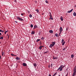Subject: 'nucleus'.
<instances>
[{
	"label": "nucleus",
	"mask_w": 76,
	"mask_h": 76,
	"mask_svg": "<svg viewBox=\"0 0 76 76\" xmlns=\"http://www.w3.org/2000/svg\"><path fill=\"white\" fill-rule=\"evenodd\" d=\"M64 39H62L61 41V43H63V42H64Z\"/></svg>",
	"instance_id": "obj_25"
},
{
	"label": "nucleus",
	"mask_w": 76,
	"mask_h": 76,
	"mask_svg": "<svg viewBox=\"0 0 76 76\" xmlns=\"http://www.w3.org/2000/svg\"><path fill=\"white\" fill-rule=\"evenodd\" d=\"M61 32L62 31H60V33H59V36H60V34H61Z\"/></svg>",
	"instance_id": "obj_29"
},
{
	"label": "nucleus",
	"mask_w": 76,
	"mask_h": 76,
	"mask_svg": "<svg viewBox=\"0 0 76 76\" xmlns=\"http://www.w3.org/2000/svg\"><path fill=\"white\" fill-rule=\"evenodd\" d=\"M60 31H61V32H62V31H63V28H62V27H60Z\"/></svg>",
	"instance_id": "obj_4"
},
{
	"label": "nucleus",
	"mask_w": 76,
	"mask_h": 76,
	"mask_svg": "<svg viewBox=\"0 0 76 76\" xmlns=\"http://www.w3.org/2000/svg\"><path fill=\"white\" fill-rule=\"evenodd\" d=\"M17 19H18V20H21V21L23 20L22 18H20V17H17Z\"/></svg>",
	"instance_id": "obj_1"
},
{
	"label": "nucleus",
	"mask_w": 76,
	"mask_h": 76,
	"mask_svg": "<svg viewBox=\"0 0 76 76\" xmlns=\"http://www.w3.org/2000/svg\"><path fill=\"white\" fill-rule=\"evenodd\" d=\"M21 15H22V16H23V13H21Z\"/></svg>",
	"instance_id": "obj_48"
},
{
	"label": "nucleus",
	"mask_w": 76,
	"mask_h": 76,
	"mask_svg": "<svg viewBox=\"0 0 76 76\" xmlns=\"http://www.w3.org/2000/svg\"><path fill=\"white\" fill-rule=\"evenodd\" d=\"M15 3H16V2H17V1H16V0H15Z\"/></svg>",
	"instance_id": "obj_44"
},
{
	"label": "nucleus",
	"mask_w": 76,
	"mask_h": 76,
	"mask_svg": "<svg viewBox=\"0 0 76 76\" xmlns=\"http://www.w3.org/2000/svg\"><path fill=\"white\" fill-rule=\"evenodd\" d=\"M57 35H58V34H55V36H56V37H57Z\"/></svg>",
	"instance_id": "obj_38"
},
{
	"label": "nucleus",
	"mask_w": 76,
	"mask_h": 76,
	"mask_svg": "<svg viewBox=\"0 0 76 76\" xmlns=\"http://www.w3.org/2000/svg\"><path fill=\"white\" fill-rule=\"evenodd\" d=\"M0 37H1V36H0Z\"/></svg>",
	"instance_id": "obj_61"
},
{
	"label": "nucleus",
	"mask_w": 76,
	"mask_h": 76,
	"mask_svg": "<svg viewBox=\"0 0 76 76\" xmlns=\"http://www.w3.org/2000/svg\"><path fill=\"white\" fill-rule=\"evenodd\" d=\"M60 67L58 69H57V71H58V70H60Z\"/></svg>",
	"instance_id": "obj_35"
},
{
	"label": "nucleus",
	"mask_w": 76,
	"mask_h": 76,
	"mask_svg": "<svg viewBox=\"0 0 76 76\" xmlns=\"http://www.w3.org/2000/svg\"><path fill=\"white\" fill-rule=\"evenodd\" d=\"M76 75V72H73L72 74V76H75Z\"/></svg>",
	"instance_id": "obj_9"
},
{
	"label": "nucleus",
	"mask_w": 76,
	"mask_h": 76,
	"mask_svg": "<svg viewBox=\"0 0 76 76\" xmlns=\"http://www.w3.org/2000/svg\"><path fill=\"white\" fill-rule=\"evenodd\" d=\"M73 15L75 16H76V13L75 12H74L73 13Z\"/></svg>",
	"instance_id": "obj_16"
},
{
	"label": "nucleus",
	"mask_w": 76,
	"mask_h": 76,
	"mask_svg": "<svg viewBox=\"0 0 76 76\" xmlns=\"http://www.w3.org/2000/svg\"><path fill=\"white\" fill-rule=\"evenodd\" d=\"M53 59H57L58 58L57 57H54V56H53Z\"/></svg>",
	"instance_id": "obj_10"
},
{
	"label": "nucleus",
	"mask_w": 76,
	"mask_h": 76,
	"mask_svg": "<svg viewBox=\"0 0 76 76\" xmlns=\"http://www.w3.org/2000/svg\"><path fill=\"white\" fill-rule=\"evenodd\" d=\"M41 39L43 40V39H44V37H42Z\"/></svg>",
	"instance_id": "obj_30"
},
{
	"label": "nucleus",
	"mask_w": 76,
	"mask_h": 76,
	"mask_svg": "<svg viewBox=\"0 0 76 76\" xmlns=\"http://www.w3.org/2000/svg\"><path fill=\"white\" fill-rule=\"evenodd\" d=\"M39 49L40 50L42 49V46H40L39 47Z\"/></svg>",
	"instance_id": "obj_17"
},
{
	"label": "nucleus",
	"mask_w": 76,
	"mask_h": 76,
	"mask_svg": "<svg viewBox=\"0 0 76 76\" xmlns=\"http://www.w3.org/2000/svg\"><path fill=\"white\" fill-rule=\"evenodd\" d=\"M7 36H9V35H8V34H7Z\"/></svg>",
	"instance_id": "obj_59"
},
{
	"label": "nucleus",
	"mask_w": 76,
	"mask_h": 76,
	"mask_svg": "<svg viewBox=\"0 0 76 76\" xmlns=\"http://www.w3.org/2000/svg\"><path fill=\"white\" fill-rule=\"evenodd\" d=\"M38 28L37 26V25H35L34 27V28Z\"/></svg>",
	"instance_id": "obj_13"
},
{
	"label": "nucleus",
	"mask_w": 76,
	"mask_h": 76,
	"mask_svg": "<svg viewBox=\"0 0 76 76\" xmlns=\"http://www.w3.org/2000/svg\"><path fill=\"white\" fill-rule=\"evenodd\" d=\"M42 46V47H44V46Z\"/></svg>",
	"instance_id": "obj_58"
},
{
	"label": "nucleus",
	"mask_w": 76,
	"mask_h": 76,
	"mask_svg": "<svg viewBox=\"0 0 76 76\" xmlns=\"http://www.w3.org/2000/svg\"><path fill=\"white\" fill-rule=\"evenodd\" d=\"M75 7H76V5H75Z\"/></svg>",
	"instance_id": "obj_57"
},
{
	"label": "nucleus",
	"mask_w": 76,
	"mask_h": 76,
	"mask_svg": "<svg viewBox=\"0 0 76 76\" xmlns=\"http://www.w3.org/2000/svg\"><path fill=\"white\" fill-rule=\"evenodd\" d=\"M31 28H33V25L32 24H31Z\"/></svg>",
	"instance_id": "obj_34"
},
{
	"label": "nucleus",
	"mask_w": 76,
	"mask_h": 76,
	"mask_svg": "<svg viewBox=\"0 0 76 76\" xmlns=\"http://www.w3.org/2000/svg\"><path fill=\"white\" fill-rule=\"evenodd\" d=\"M0 35H1V33L0 32Z\"/></svg>",
	"instance_id": "obj_55"
},
{
	"label": "nucleus",
	"mask_w": 76,
	"mask_h": 76,
	"mask_svg": "<svg viewBox=\"0 0 76 76\" xmlns=\"http://www.w3.org/2000/svg\"><path fill=\"white\" fill-rule=\"evenodd\" d=\"M57 74V73L56 72L53 75V76H55Z\"/></svg>",
	"instance_id": "obj_31"
},
{
	"label": "nucleus",
	"mask_w": 76,
	"mask_h": 76,
	"mask_svg": "<svg viewBox=\"0 0 76 76\" xmlns=\"http://www.w3.org/2000/svg\"><path fill=\"white\" fill-rule=\"evenodd\" d=\"M40 41V39H37L36 40V42H38V41Z\"/></svg>",
	"instance_id": "obj_26"
},
{
	"label": "nucleus",
	"mask_w": 76,
	"mask_h": 76,
	"mask_svg": "<svg viewBox=\"0 0 76 76\" xmlns=\"http://www.w3.org/2000/svg\"><path fill=\"white\" fill-rule=\"evenodd\" d=\"M1 56H0V59H1Z\"/></svg>",
	"instance_id": "obj_47"
},
{
	"label": "nucleus",
	"mask_w": 76,
	"mask_h": 76,
	"mask_svg": "<svg viewBox=\"0 0 76 76\" xmlns=\"http://www.w3.org/2000/svg\"><path fill=\"white\" fill-rule=\"evenodd\" d=\"M5 34H6V32H5Z\"/></svg>",
	"instance_id": "obj_60"
},
{
	"label": "nucleus",
	"mask_w": 76,
	"mask_h": 76,
	"mask_svg": "<svg viewBox=\"0 0 76 76\" xmlns=\"http://www.w3.org/2000/svg\"><path fill=\"white\" fill-rule=\"evenodd\" d=\"M36 11H37V13H38V12H39V10L38 9L36 10Z\"/></svg>",
	"instance_id": "obj_27"
},
{
	"label": "nucleus",
	"mask_w": 76,
	"mask_h": 76,
	"mask_svg": "<svg viewBox=\"0 0 76 76\" xmlns=\"http://www.w3.org/2000/svg\"><path fill=\"white\" fill-rule=\"evenodd\" d=\"M73 71L74 72V73H76V69H73Z\"/></svg>",
	"instance_id": "obj_14"
},
{
	"label": "nucleus",
	"mask_w": 76,
	"mask_h": 76,
	"mask_svg": "<svg viewBox=\"0 0 76 76\" xmlns=\"http://www.w3.org/2000/svg\"><path fill=\"white\" fill-rule=\"evenodd\" d=\"M51 67H53V64H51Z\"/></svg>",
	"instance_id": "obj_42"
},
{
	"label": "nucleus",
	"mask_w": 76,
	"mask_h": 76,
	"mask_svg": "<svg viewBox=\"0 0 76 76\" xmlns=\"http://www.w3.org/2000/svg\"><path fill=\"white\" fill-rule=\"evenodd\" d=\"M32 15L31 14H30L29 15V17L30 18H32Z\"/></svg>",
	"instance_id": "obj_24"
},
{
	"label": "nucleus",
	"mask_w": 76,
	"mask_h": 76,
	"mask_svg": "<svg viewBox=\"0 0 76 76\" xmlns=\"http://www.w3.org/2000/svg\"><path fill=\"white\" fill-rule=\"evenodd\" d=\"M49 14L50 15L49 16H50V18H52V15H51V12H49Z\"/></svg>",
	"instance_id": "obj_5"
},
{
	"label": "nucleus",
	"mask_w": 76,
	"mask_h": 76,
	"mask_svg": "<svg viewBox=\"0 0 76 76\" xmlns=\"http://www.w3.org/2000/svg\"><path fill=\"white\" fill-rule=\"evenodd\" d=\"M22 64L23 66H26L27 65V64H26L25 63H23Z\"/></svg>",
	"instance_id": "obj_2"
},
{
	"label": "nucleus",
	"mask_w": 76,
	"mask_h": 76,
	"mask_svg": "<svg viewBox=\"0 0 76 76\" xmlns=\"http://www.w3.org/2000/svg\"><path fill=\"white\" fill-rule=\"evenodd\" d=\"M62 45H64V44H65V42H62Z\"/></svg>",
	"instance_id": "obj_23"
},
{
	"label": "nucleus",
	"mask_w": 76,
	"mask_h": 76,
	"mask_svg": "<svg viewBox=\"0 0 76 76\" xmlns=\"http://www.w3.org/2000/svg\"><path fill=\"white\" fill-rule=\"evenodd\" d=\"M5 32H8V31H7Z\"/></svg>",
	"instance_id": "obj_51"
},
{
	"label": "nucleus",
	"mask_w": 76,
	"mask_h": 76,
	"mask_svg": "<svg viewBox=\"0 0 76 76\" xmlns=\"http://www.w3.org/2000/svg\"><path fill=\"white\" fill-rule=\"evenodd\" d=\"M64 18L63 17H61V21H63V20Z\"/></svg>",
	"instance_id": "obj_12"
},
{
	"label": "nucleus",
	"mask_w": 76,
	"mask_h": 76,
	"mask_svg": "<svg viewBox=\"0 0 76 76\" xmlns=\"http://www.w3.org/2000/svg\"><path fill=\"white\" fill-rule=\"evenodd\" d=\"M49 76H51V75L50 74H49Z\"/></svg>",
	"instance_id": "obj_50"
},
{
	"label": "nucleus",
	"mask_w": 76,
	"mask_h": 76,
	"mask_svg": "<svg viewBox=\"0 0 76 76\" xmlns=\"http://www.w3.org/2000/svg\"><path fill=\"white\" fill-rule=\"evenodd\" d=\"M2 30H0V32H1Z\"/></svg>",
	"instance_id": "obj_52"
},
{
	"label": "nucleus",
	"mask_w": 76,
	"mask_h": 76,
	"mask_svg": "<svg viewBox=\"0 0 76 76\" xmlns=\"http://www.w3.org/2000/svg\"><path fill=\"white\" fill-rule=\"evenodd\" d=\"M15 22L16 23H18V22H17V21H15Z\"/></svg>",
	"instance_id": "obj_43"
},
{
	"label": "nucleus",
	"mask_w": 76,
	"mask_h": 76,
	"mask_svg": "<svg viewBox=\"0 0 76 76\" xmlns=\"http://www.w3.org/2000/svg\"><path fill=\"white\" fill-rule=\"evenodd\" d=\"M0 39H3V37H0Z\"/></svg>",
	"instance_id": "obj_32"
},
{
	"label": "nucleus",
	"mask_w": 76,
	"mask_h": 76,
	"mask_svg": "<svg viewBox=\"0 0 76 76\" xmlns=\"http://www.w3.org/2000/svg\"><path fill=\"white\" fill-rule=\"evenodd\" d=\"M62 66H63V65H61V66L60 67H59L61 68V67H62Z\"/></svg>",
	"instance_id": "obj_45"
},
{
	"label": "nucleus",
	"mask_w": 76,
	"mask_h": 76,
	"mask_svg": "<svg viewBox=\"0 0 76 76\" xmlns=\"http://www.w3.org/2000/svg\"><path fill=\"white\" fill-rule=\"evenodd\" d=\"M15 59H16V60H20V58H19L18 57H16L15 58Z\"/></svg>",
	"instance_id": "obj_6"
},
{
	"label": "nucleus",
	"mask_w": 76,
	"mask_h": 76,
	"mask_svg": "<svg viewBox=\"0 0 76 76\" xmlns=\"http://www.w3.org/2000/svg\"><path fill=\"white\" fill-rule=\"evenodd\" d=\"M50 19L51 20H53V17H50V18H49V20H50Z\"/></svg>",
	"instance_id": "obj_18"
},
{
	"label": "nucleus",
	"mask_w": 76,
	"mask_h": 76,
	"mask_svg": "<svg viewBox=\"0 0 76 76\" xmlns=\"http://www.w3.org/2000/svg\"><path fill=\"white\" fill-rule=\"evenodd\" d=\"M51 66H50V65H48V67L49 68H50V67Z\"/></svg>",
	"instance_id": "obj_40"
},
{
	"label": "nucleus",
	"mask_w": 76,
	"mask_h": 76,
	"mask_svg": "<svg viewBox=\"0 0 76 76\" xmlns=\"http://www.w3.org/2000/svg\"><path fill=\"white\" fill-rule=\"evenodd\" d=\"M45 2L46 3H48V1H46Z\"/></svg>",
	"instance_id": "obj_36"
},
{
	"label": "nucleus",
	"mask_w": 76,
	"mask_h": 76,
	"mask_svg": "<svg viewBox=\"0 0 76 76\" xmlns=\"http://www.w3.org/2000/svg\"><path fill=\"white\" fill-rule=\"evenodd\" d=\"M54 47L53 44H50V45L49 47L50 48H51L52 47Z\"/></svg>",
	"instance_id": "obj_8"
},
{
	"label": "nucleus",
	"mask_w": 76,
	"mask_h": 76,
	"mask_svg": "<svg viewBox=\"0 0 76 76\" xmlns=\"http://www.w3.org/2000/svg\"><path fill=\"white\" fill-rule=\"evenodd\" d=\"M48 51H47L46 52H45L44 53V54H46V53H48Z\"/></svg>",
	"instance_id": "obj_33"
},
{
	"label": "nucleus",
	"mask_w": 76,
	"mask_h": 76,
	"mask_svg": "<svg viewBox=\"0 0 76 76\" xmlns=\"http://www.w3.org/2000/svg\"><path fill=\"white\" fill-rule=\"evenodd\" d=\"M28 13H29L30 12L29 11H28Z\"/></svg>",
	"instance_id": "obj_53"
},
{
	"label": "nucleus",
	"mask_w": 76,
	"mask_h": 76,
	"mask_svg": "<svg viewBox=\"0 0 76 76\" xmlns=\"http://www.w3.org/2000/svg\"><path fill=\"white\" fill-rule=\"evenodd\" d=\"M34 67H37V64L36 63H34Z\"/></svg>",
	"instance_id": "obj_15"
},
{
	"label": "nucleus",
	"mask_w": 76,
	"mask_h": 76,
	"mask_svg": "<svg viewBox=\"0 0 76 76\" xmlns=\"http://www.w3.org/2000/svg\"><path fill=\"white\" fill-rule=\"evenodd\" d=\"M68 28H66V31H68Z\"/></svg>",
	"instance_id": "obj_41"
},
{
	"label": "nucleus",
	"mask_w": 76,
	"mask_h": 76,
	"mask_svg": "<svg viewBox=\"0 0 76 76\" xmlns=\"http://www.w3.org/2000/svg\"><path fill=\"white\" fill-rule=\"evenodd\" d=\"M74 69H76V65L74 67Z\"/></svg>",
	"instance_id": "obj_39"
},
{
	"label": "nucleus",
	"mask_w": 76,
	"mask_h": 76,
	"mask_svg": "<svg viewBox=\"0 0 76 76\" xmlns=\"http://www.w3.org/2000/svg\"><path fill=\"white\" fill-rule=\"evenodd\" d=\"M11 55L12 56H16V55H15L13 54H11Z\"/></svg>",
	"instance_id": "obj_22"
},
{
	"label": "nucleus",
	"mask_w": 76,
	"mask_h": 76,
	"mask_svg": "<svg viewBox=\"0 0 76 76\" xmlns=\"http://www.w3.org/2000/svg\"><path fill=\"white\" fill-rule=\"evenodd\" d=\"M73 10V9H72L71 10H70L69 11L67 12V13H71V12H72V11Z\"/></svg>",
	"instance_id": "obj_3"
},
{
	"label": "nucleus",
	"mask_w": 76,
	"mask_h": 76,
	"mask_svg": "<svg viewBox=\"0 0 76 76\" xmlns=\"http://www.w3.org/2000/svg\"><path fill=\"white\" fill-rule=\"evenodd\" d=\"M53 45V46H54V45H55V44H56V42H52Z\"/></svg>",
	"instance_id": "obj_11"
},
{
	"label": "nucleus",
	"mask_w": 76,
	"mask_h": 76,
	"mask_svg": "<svg viewBox=\"0 0 76 76\" xmlns=\"http://www.w3.org/2000/svg\"><path fill=\"white\" fill-rule=\"evenodd\" d=\"M67 75H68V73H67L65 76H67Z\"/></svg>",
	"instance_id": "obj_49"
},
{
	"label": "nucleus",
	"mask_w": 76,
	"mask_h": 76,
	"mask_svg": "<svg viewBox=\"0 0 76 76\" xmlns=\"http://www.w3.org/2000/svg\"><path fill=\"white\" fill-rule=\"evenodd\" d=\"M35 34V32L34 31H32L31 32V34Z\"/></svg>",
	"instance_id": "obj_20"
},
{
	"label": "nucleus",
	"mask_w": 76,
	"mask_h": 76,
	"mask_svg": "<svg viewBox=\"0 0 76 76\" xmlns=\"http://www.w3.org/2000/svg\"><path fill=\"white\" fill-rule=\"evenodd\" d=\"M63 69V67H61L59 69V71H62V70H63V69Z\"/></svg>",
	"instance_id": "obj_19"
},
{
	"label": "nucleus",
	"mask_w": 76,
	"mask_h": 76,
	"mask_svg": "<svg viewBox=\"0 0 76 76\" xmlns=\"http://www.w3.org/2000/svg\"><path fill=\"white\" fill-rule=\"evenodd\" d=\"M49 32L50 34H52V33H53V30H50Z\"/></svg>",
	"instance_id": "obj_7"
},
{
	"label": "nucleus",
	"mask_w": 76,
	"mask_h": 76,
	"mask_svg": "<svg viewBox=\"0 0 76 76\" xmlns=\"http://www.w3.org/2000/svg\"><path fill=\"white\" fill-rule=\"evenodd\" d=\"M64 67V66H63L62 67H62V68H63V67Z\"/></svg>",
	"instance_id": "obj_56"
},
{
	"label": "nucleus",
	"mask_w": 76,
	"mask_h": 76,
	"mask_svg": "<svg viewBox=\"0 0 76 76\" xmlns=\"http://www.w3.org/2000/svg\"><path fill=\"white\" fill-rule=\"evenodd\" d=\"M71 57V58H73L74 57V55H72Z\"/></svg>",
	"instance_id": "obj_21"
},
{
	"label": "nucleus",
	"mask_w": 76,
	"mask_h": 76,
	"mask_svg": "<svg viewBox=\"0 0 76 76\" xmlns=\"http://www.w3.org/2000/svg\"><path fill=\"white\" fill-rule=\"evenodd\" d=\"M66 48H67V47H65V48H64L63 49V50H66Z\"/></svg>",
	"instance_id": "obj_28"
},
{
	"label": "nucleus",
	"mask_w": 76,
	"mask_h": 76,
	"mask_svg": "<svg viewBox=\"0 0 76 76\" xmlns=\"http://www.w3.org/2000/svg\"><path fill=\"white\" fill-rule=\"evenodd\" d=\"M8 39L9 38V36H8Z\"/></svg>",
	"instance_id": "obj_54"
},
{
	"label": "nucleus",
	"mask_w": 76,
	"mask_h": 76,
	"mask_svg": "<svg viewBox=\"0 0 76 76\" xmlns=\"http://www.w3.org/2000/svg\"><path fill=\"white\" fill-rule=\"evenodd\" d=\"M1 32H4V31L2 30V31H1Z\"/></svg>",
	"instance_id": "obj_46"
},
{
	"label": "nucleus",
	"mask_w": 76,
	"mask_h": 76,
	"mask_svg": "<svg viewBox=\"0 0 76 76\" xmlns=\"http://www.w3.org/2000/svg\"><path fill=\"white\" fill-rule=\"evenodd\" d=\"M4 55V52H3L2 53V56H3Z\"/></svg>",
	"instance_id": "obj_37"
}]
</instances>
